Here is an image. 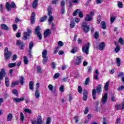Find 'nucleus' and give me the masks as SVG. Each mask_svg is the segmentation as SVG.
I'll list each match as a JSON object with an SVG mask.
<instances>
[{"instance_id": "nucleus-1", "label": "nucleus", "mask_w": 124, "mask_h": 124, "mask_svg": "<svg viewBox=\"0 0 124 124\" xmlns=\"http://www.w3.org/2000/svg\"><path fill=\"white\" fill-rule=\"evenodd\" d=\"M7 73L4 68L1 69L0 71V85L1 84V80H3V77H5V83L7 87H9V79L7 78Z\"/></svg>"}, {"instance_id": "nucleus-2", "label": "nucleus", "mask_w": 124, "mask_h": 124, "mask_svg": "<svg viewBox=\"0 0 124 124\" xmlns=\"http://www.w3.org/2000/svg\"><path fill=\"white\" fill-rule=\"evenodd\" d=\"M101 89H102V84H100L97 86L96 90H93L92 95L93 99H96V92L98 94H100V93H101Z\"/></svg>"}, {"instance_id": "nucleus-3", "label": "nucleus", "mask_w": 124, "mask_h": 124, "mask_svg": "<svg viewBox=\"0 0 124 124\" xmlns=\"http://www.w3.org/2000/svg\"><path fill=\"white\" fill-rule=\"evenodd\" d=\"M83 60V57L80 56H75L72 61V62L75 65H80L82 63V60Z\"/></svg>"}, {"instance_id": "nucleus-4", "label": "nucleus", "mask_w": 124, "mask_h": 124, "mask_svg": "<svg viewBox=\"0 0 124 124\" xmlns=\"http://www.w3.org/2000/svg\"><path fill=\"white\" fill-rule=\"evenodd\" d=\"M11 51L8 50V47H5L4 50V60L5 61H8L10 60V58H11Z\"/></svg>"}, {"instance_id": "nucleus-5", "label": "nucleus", "mask_w": 124, "mask_h": 124, "mask_svg": "<svg viewBox=\"0 0 124 124\" xmlns=\"http://www.w3.org/2000/svg\"><path fill=\"white\" fill-rule=\"evenodd\" d=\"M5 7L7 11H10L11 8H15L16 7V5L14 2H12L11 4L9 2H6Z\"/></svg>"}, {"instance_id": "nucleus-6", "label": "nucleus", "mask_w": 124, "mask_h": 124, "mask_svg": "<svg viewBox=\"0 0 124 124\" xmlns=\"http://www.w3.org/2000/svg\"><path fill=\"white\" fill-rule=\"evenodd\" d=\"M91 46L90 43H88L87 44H85L84 46L82 47V52L83 53H85L86 55L89 54V49H90V46Z\"/></svg>"}, {"instance_id": "nucleus-7", "label": "nucleus", "mask_w": 124, "mask_h": 124, "mask_svg": "<svg viewBox=\"0 0 124 124\" xmlns=\"http://www.w3.org/2000/svg\"><path fill=\"white\" fill-rule=\"evenodd\" d=\"M32 31L31 29H28L27 30V32H24L23 33V37L22 39L23 40H27L28 38H29L30 35H31V33Z\"/></svg>"}, {"instance_id": "nucleus-8", "label": "nucleus", "mask_w": 124, "mask_h": 124, "mask_svg": "<svg viewBox=\"0 0 124 124\" xmlns=\"http://www.w3.org/2000/svg\"><path fill=\"white\" fill-rule=\"evenodd\" d=\"M35 34H36L40 40L42 39V35L40 32V26H37L35 29Z\"/></svg>"}, {"instance_id": "nucleus-9", "label": "nucleus", "mask_w": 124, "mask_h": 124, "mask_svg": "<svg viewBox=\"0 0 124 124\" xmlns=\"http://www.w3.org/2000/svg\"><path fill=\"white\" fill-rule=\"evenodd\" d=\"M81 28H82L83 31L85 33L89 32V31H90V27H89V26H87V23H86V22L82 23V24L81 25Z\"/></svg>"}, {"instance_id": "nucleus-10", "label": "nucleus", "mask_w": 124, "mask_h": 124, "mask_svg": "<svg viewBox=\"0 0 124 124\" xmlns=\"http://www.w3.org/2000/svg\"><path fill=\"white\" fill-rule=\"evenodd\" d=\"M33 47V43L32 42H31L30 43L29 46V50H28V52L29 53L28 54V56L29 58H32V55L31 54V50Z\"/></svg>"}, {"instance_id": "nucleus-11", "label": "nucleus", "mask_w": 124, "mask_h": 124, "mask_svg": "<svg viewBox=\"0 0 124 124\" xmlns=\"http://www.w3.org/2000/svg\"><path fill=\"white\" fill-rule=\"evenodd\" d=\"M16 44L17 46H19L21 50H24V47H25V43L24 42L18 40L16 41Z\"/></svg>"}, {"instance_id": "nucleus-12", "label": "nucleus", "mask_w": 124, "mask_h": 124, "mask_svg": "<svg viewBox=\"0 0 124 124\" xmlns=\"http://www.w3.org/2000/svg\"><path fill=\"white\" fill-rule=\"evenodd\" d=\"M78 13L79 16L80 18H83V12H82V11H81V10H80L79 9H77L74 12L73 15V16H77Z\"/></svg>"}, {"instance_id": "nucleus-13", "label": "nucleus", "mask_w": 124, "mask_h": 124, "mask_svg": "<svg viewBox=\"0 0 124 124\" xmlns=\"http://www.w3.org/2000/svg\"><path fill=\"white\" fill-rule=\"evenodd\" d=\"M108 98V96L107 95V93H106L102 97V99H101L102 104H105V103H107Z\"/></svg>"}, {"instance_id": "nucleus-14", "label": "nucleus", "mask_w": 124, "mask_h": 124, "mask_svg": "<svg viewBox=\"0 0 124 124\" xmlns=\"http://www.w3.org/2000/svg\"><path fill=\"white\" fill-rule=\"evenodd\" d=\"M30 20L31 24H34V23L35 22V13H32Z\"/></svg>"}, {"instance_id": "nucleus-15", "label": "nucleus", "mask_w": 124, "mask_h": 124, "mask_svg": "<svg viewBox=\"0 0 124 124\" xmlns=\"http://www.w3.org/2000/svg\"><path fill=\"white\" fill-rule=\"evenodd\" d=\"M24 98H13V101L15 103H18L20 102H22V101H24Z\"/></svg>"}, {"instance_id": "nucleus-16", "label": "nucleus", "mask_w": 124, "mask_h": 124, "mask_svg": "<svg viewBox=\"0 0 124 124\" xmlns=\"http://www.w3.org/2000/svg\"><path fill=\"white\" fill-rule=\"evenodd\" d=\"M88 91H87V90L85 89L83 91V100L84 101H86V100H87V98H88Z\"/></svg>"}, {"instance_id": "nucleus-17", "label": "nucleus", "mask_w": 124, "mask_h": 124, "mask_svg": "<svg viewBox=\"0 0 124 124\" xmlns=\"http://www.w3.org/2000/svg\"><path fill=\"white\" fill-rule=\"evenodd\" d=\"M105 48V43L104 42H102L98 46V49L100 51H103Z\"/></svg>"}, {"instance_id": "nucleus-18", "label": "nucleus", "mask_w": 124, "mask_h": 124, "mask_svg": "<svg viewBox=\"0 0 124 124\" xmlns=\"http://www.w3.org/2000/svg\"><path fill=\"white\" fill-rule=\"evenodd\" d=\"M48 51L47 49H44L42 53V58H48Z\"/></svg>"}, {"instance_id": "nucleus-19", "label": "nucleus", "mask_w": 124, "mask_h": 124, "mask_svg": "<svg viewBox=\"0 0 124 124\" xmlns=\"http://www.w3.org/2000/svg\"><path fill=\"white\" fill-rule=\"evenodd\" d=\"M98 75H99V72L98 69H96L95 71V75H94L93 79L94 80H98L99 78H98Z\"/></svg>"}, {"instance_id": "nucleus-20", "label": "nucleus", "mask_w": 124, "mask_h": 124, "mask_svg": "<svg viewBox=\"0 0 124 124\" xmlns=\"http://www.w3.org/2000/svg\"><path fill=\"white\" fill-rule=\"evenodd\" d=\"M37 124H43V121H42V118H41V115H38L36 119Z\"/></svg>"}, {"instance_id": "nucleus-21", "label": "nucleus", "mask_w": 124, "mask_h": 124, "mask_svg": "<svg viewBox=\"0 0 124 124\" xmlns=\"http://www.w3.org/2000/svg\"><path fill=\"white\" fill-rule=\"evenodd\" d=\"M51 33V30L49 29H47L46 31H45L44 32V37H47L48 35H50V34Z\"/></svg>"}, {"instance_id": "nucleus-22", "label": "nucleus", "mask_w": 124, "mask_h": 124, "mask_svg": "<svg viewBox=\"0 0 124 124\" xmlns=\"http://www.w3.org/2000/svg\"><path fill=\"white\" fill-rule=\"evenodd\" d=\"M12 119H13V114L12 113H9L7 116V122H11Z\"/></svg>"}, {"instance_id": "nucleus-23", "label": "nucleus", "mask_w": 124, "mask_h": 124, "mask_svg": "<svg viewBox=\"0 0 124 124\" xmlns=\"http://www.w3.org/2000/svg\"><path fill=\"white\" fill-rule=\"evenodd\" d=\"M78 51H79V48L77 46H74L72 49L71 53H72V54H75V53H77Z\"/></svg>"}, {"instance_id": "nucleus-24", "label": "nucleus", "mask_w": 124, "mask_h": 124, "mask_svg": "<svg viewBox=\"0 0 124 124\" xmlns=\"http://www.w3.org/2000/svg\"><path fill=\"white\" fill-rule=\"evenodd\" d=\"M35 97L36 98L40 97V91L38 89H36L35 91Z\"/></svg>"}, {"instance_id": "nucleus-25", "label": "nucleus", "mask_w": 124, "mask_h": 124, "mask_svg": "<svg viewBox=\"0 0 124 124\" xmlns=\"http://www.w3.org/2000/svg\"><path fill=\"white\" fill-rule=\"evenodd\" d=\"M37 5H38V0H34L33 2L32 6L33 8L35 9L37 7Z\"/></svg>"}, {"instance_id": "nucleus-26", "label": "nucleus", "mask_w": 124, "mask_h": 124, "mask_svg": "<svg viewBox=\"0 0 124 124\" xmlns=\"http://www.w3.org/2000/svg\"><path fill=\"white\" fill-rule=\"evenodd\" d=\"M1 29H2V30H5V31L9 30V28L8 27V26L4 24L1 25Z\"/></svg>"}, {"instance_id": "nucleus-27", "label": "nucleus", "mask_w": 124, "mask_h": 124, "mask_svg": "<svg viewBox=\"0 0 124 124\" xmlns=\"http://www.w3.org/2000/svg\"><path fill=\"white\" fill-rule=\"evenodd\" d=\"M19 83H20V81L18 80H16L14 82H12L11 85V88H14V87L16 86V85H19Z\"/></svg>"}, {"instance_id": "nucleus-28", "label": "nucleus", "mask_w": 124, "mask_h": 124, "mask_svg": "<svg viewBox=\"0 0 124 124\" xmlns=\"http://www.w3.org/2000/svg\"><path fill=\"white\" fill-rule=\"evenodd\" d=\"M33 86H34V83L33 81H30L29 82V89L32 91L33 90Z\"/></svg>"}, {"instance_id": "nucleus-29", "label": "nucleus", "mask_w": 124, "mask_h": 124, "mask_svg": "<svg viewBox=\"0 0 124 124\" xmlns=\"http://www.w3.org/2000/svg\"><path fill=\"white\" fill-rule=\"evenodd\" d=\"M85 21H90L93 20V17L90 16V15H87L86 17L85 18Z\"/></svg>"}, {"instance_id": "nucleus-30", "label": "nucleus", "mask_w": 124, "mask_h": 124, "mask_svg": "<svg viewBox=\"0 0 124 124\" xmlns=\"http://www.w3.org/2000/svg\"><path fill=\"white\" fill-rule=\"evenodd\" d=\"M20 119L21 122H24V121H25V116L22 112H20Z\"/></svg>"}, {"instance_id": "nucleus-31", "label": "nucleus", "mask_w": 124, "mask_h": 124, "mask_svg": "<svg viewBox=\"0 0 124 124\" xmlns=\"http://www.w3.org/2000/svg\"><path fill=\"white\" fill-rule=\"evenodd\" d=\"M49 16V18L48 19V25L50 26V25H51V23H52V22H53V20H54V17L51 16V15H50Z\"/></svg>"}, {"instance_id": "nucleus-32", "label": "nucleus", "mask_w": 124, "mask_h": 124, "mask_svg": "<svg viewBox=\"0 0 124 124\" xmlns=\"http://www.w3.org/2000/svg\"><path fill=\"white\" fill-rule=\"evenodd\" d=\"M16 66V62L10 63H9L8 65V67H9V68H12V67H15Z\"/></svg>"}, {"instance_id": "nucleus-33", "label": "nucleus", "mask_w": 124, "mask_h": 124, "mask_svg": "<svg viewBox=\"0 0 124 124\" xmlns=\"http://www.w3.org/2000/svg\"><path fill=\"white\" fill-rule=\"evenodd\" d=\"M101 25H102V29H103V30H105L106 29V24L105 23V22L104 21H102L101 22Z\"/></svg>"}, {"instance_id": "nucleus-34", "label": "nucleus", "mask_w": 124, "mask_h": 124, "mask_svg": "<svg viewBox=\"0 0 124 124\" xmlns=\"http://www.w3.org/2000/svg\"><path fill=\"white\" fill-rule=\"evenodd\" d=\"M109 84H110V83L109 82V81H108L106 83V84L105 85V91H108V88H109Z\"/></svg>"}, {"instance_id": "nucleus-35", "label": "nucleus", "mask_w": 124, "mask_h": 124, "mask_svg": "<svg viewBox=\"0 0 124 124\" xmlns=\"http://www.w3.org/2000/svg\"><path fill=\"white\" fill-rule=\"evenodd\" d=\"M43 64H46L47 63V62H48V57H43Z\"/></svg>"}, {"instance_id": "nucleus-36", "label": "nucleus", "mask_w": 124, "mask_h": 124, "mask_svg": "<svg viewBox=\"0 0 124 124\" xmlns=\"http://www.w3.org/2000/svg\"><path fill=\"white\" fill-rule=\"evenodd\" d=\"M99 36V32L98 31H96L95 33H94V34L93 35V37L94 38H95V39H97V38H98Z\"/></svg>"}, {"instance_id": "nucleus-37", "label": "nucleus", "mask_w": 124, "mask_h": 124, "mask_svg": "<svg viewBox=\"0 0 124 124\" xmlns=\"http://www.w3.org/2000/svg\"><path fill=\"white\" fill-rule=\"evenodd\" d=\"M19 81L21 85H24V81H25V78H24V77H21L19 79Z\"/></svg>"}, {"instance_id": "nucleus-38", "label": "nucleus", "mask_w": 124, "mask_h": 124, "mask_svg": "<svg viewBox=\"0 0 124 124\" xmlns=\"http://www.w3.org/2000/svg\"><path fill=\"white\" fill-rule=\"evenodd\" d=\"M73 118L75 119L76 124H78L79 122V116L76 115Z\"/></svg>"}, {"instance_id": "nucleus-39", "label": "nucleus", "mask_w": 124, "mask_h": 124, "mask_svg": "<svg viewBox=\"0 0 124 124\" xmlns=\"http://www.w3.org/2000/svg\"><path fill=\"white\" fill-rule=\"evenodd\" d=\"M120 50H121V47L119 46H117L114 50L115 53H119Z\"/></svg>"}, {"instance_id": "nucleus-40", "label": "nucleus", "mask_w": 124, "mask_h": 124, "mask_svg": "<svg viewBox=\"0 0 124 124\" xmlns=\"http://www.w3.org/2000/svg\"><path fill=\"white\" fill-rule=\"evenodd\" d=\"M90 78H87L84 82V84L86 86L89 85L90 84Z\"/></svg>"}, {"instance_id": "nucleus-41", "label": "nucleus", "mask_w": 124, "mask_h": 124, "mask_svg": "<svg viewBox=\"0 0 124 124\" xmlns=\"http://www.w3.org/2000/svg\"><path fill=\"white\" fill-rule=\"evenodd\" d=\"M116 63L118 66H120V65H121V59H120V58H116Z\"/></svg>"}, {"instance_id": "nucleus-42", "label": "nucleus", "mask_w": 124, "mask_h": 124, "mask_svg": "<svg viewBox=\"0 0 124 124\" xmlns=\"http://www.w3.org/2000/svg\"><path fill=\"white\" fill-rule=\"evenodd\" d=\"M24 62L25 64H28L29 63V60H28L27 56L24 57Z\"/></svg>"}, {"instance_id": "nucleus-43", "label": "nucleus", "mask_w": 124, "mask_h": 124, "mask_svg": "<svg viewBox=\"0 0 124 124\" xmlns=\"http://www.w3.org/2000/svg\"><path fill=\"white\" fill-rule=\"evenodd\" d=\"M110 22L111 23V24H113V23H114V22H115V20H116V17L111 16V17H110Z\"/></svg>"}, {"instance_id": "nucleus-44", "label": "nucleus", "mask_w": 124, "mask_h": 124, "mask_svg": "<svg viewBox=\"0 0 124 124\" xmlns=\"http://www.w3.org/2000/svg\"><path fill=\"white\" fill-rule=\"evenodd\" d=\"M57 44L58 45V46H60L61 47H62V46H63V45H64V44H63V42H62V41H60L57 43Z\"/></svg>"}, {"instance_id": "nucleus-45", "label": "nucleus", "mask_w": 124, "mask_h": 124, "mask_svg": "<svg viewBox=\"0 0 124 124\" xmlns=\"http://www.w3.org/2000/svg\"><path fill=\"white\" fill-rule=\"evenodd\" d=\"M46 19H47V16H44L43 17L41 18L40 22H44V21H46Z\"/></svg>"}, {"instance_id": "nucleus-46", "label": "nucleus", "mask_w": 124, "mask_h": 124, "mask_svg": "<svg viewBox=\"0 0 124 124\" xmlns=\"http://www.w3.org/2000/svg\"><path fill=\"white\" fill-rule=\"evenodd\" d=\"M24 112H25L26 113H29V114H31V110L29 108H25L24 109Z\"/></svg>"}, {"instance_id": "nucleus-47", "label": "nucleus", "mask_w": 124, "mask_h": 124, "mask_svg": "<svg viewBox=\"0 0 124 124\" xmlns=\"http://www.w3.org/2000/svg\"><path fill=\"white\" fill-rule=\"evenodd\" d=\"M13 30L14 31H17V29H18V27L17 26V24H13Z\"/></svg>"}, {"instance_id": "nucleus-48", "label": "nucleus", "mask_w": 124, "mask_h": 124, "mask_svg": "<svg viewBox=\"0 0 124 124\" xmlns=\"http://www.w3.org/2000/svg\"><path fill=\"white\" fill-rule=\"evenodd\" d=\"M59 77H60V73H56L53 76V78H54V79H58V78H59Z\"/></svg>"}, {"instance_id": "nucleus-49", "label": "nucleus", "mask_w": 124, "mask_h": 124, "mask_svg": "<svg viewBox=\"0 0 124 124\" xmlns=\"http://www.w3.org/2000/svg\"><path fill=\"white\" fill-rule=\"evenodd\" d=\"M48 88L49 91H54V87H53V85L52 84H49L48 86Z\"/></svg>"}, {"instance_id": "nucleus-50", "label": "nucleus", "mask_w": 124, "mask_h": 124, "mask_svg": "<svg viewBox=\"0 0 124 124\" xmlns=\"http://www.w3.org/2000/svg\"><path fill=\"white\" fill-rule=\"evenodd\" d=\"M51 124V118L48 117L46 119V124Z\"/></svg>"}, {"instance_id": "nucleus-51", "label": "nucleus", "mask_w": 124, "mask_h": 124, "mask_svg": "<svg viewBox=\"0 0 124 124\" xmlns=\"http://www.w3.org/2000/svg\"><path fill=\"white\" fill-rule=\"evenodd\" d=\"M51 13H52V7H49L48 9V16L51 15Z\"/></svg>"}, {"instance_id": "nucleus-52", "label": "nucleus", "mask_w": 124, "mask_h": 124, "mask_svg": "<svg viewBox=\"0 0 124 124\" xmlns=\"http://www.w3.org/2000/svg\"><path fill=\"white\" fill-rule=\"evenodd\" d=\"M13 93L14 94H15V95H16V96H18V91H17V90L16 89H14L13 90Z\"/></svg>"}, {"instance_id": "nucleus-53", "label": "nucleus", "mask_w": 124, "mask_h": 124, "mask_svg": "<svg viewBox=\"0 0 124 124\" xmlns=\"http://www.w3.org/2000/svg\"><path fill=\"white\" fill-rule=\"evenodd\" d=\"M78 91L79 93H82V87H81L80 86H78Z\"/></svg>"}, {"instance_id": "nucleus-54", "label": "nucleus", "mask_w": 124, "mask_h": 124, "mask_svg": "<svg viewBox=\"0 0 124 124\" xmlns=\"http://www.w3.org/2000/svg\"><path fill=\"white\" fill-rule=\"evenodd\" d=\"M59 49H60V47L59 46L56 47L54 50L53 54H57V53L59 52Z\"/></svg>"}, {"instance_id": "nucleus-55", "label": "nucleus", "mask_w": 124, "mask_h": 124, "mask_svg": "<svg viewBox=\"0 0 124 124\" xmlns=\"http://www.w3.org/2000/svg\"><path fill=\"white\" fill-rule=\"evenodd\" d=\"M121 123V118L118 117L116 120L115 124H120Z\"/></svg>"}, {"instance_id": "nucleus-56", "label": "nucleus", "mask_w": 124, "mask_h": 124, "mask_svg": "<svg viewBox=\"0 0 124 124\" xmlns=\"http://www.w3.org/2000/svg\"><path fill=\"white\" fill-rule=\"evenodd\" d=\"M70 27L72 29H73L75 27V22L74 21H72L70 23Z\"/></svg>"}, {"instance_id": "nucleus-57", "label": "nucleus", "mask_w": 124, "mask_h": 124, "mask_svg": "<svg viewBox=\"0 0 124 124\" xmlns=\"http://www.w3.org/2000/svg\"><path fill=\"white\" fill-rule=\"evenodd\" d=\"M51 67L53 69H56V63H55V62H51Z\"/></svg>"}, {"instance_id": "nucleus-58", "label": "nucleus", "mask_w": 124, "mask_h": 124, "mask_svg": "<svg viewBox=\"0 0 124 124\" xmlns=\"http://www.w3.org/2000/svg\"><path fill=\"white\" fill-rule=\"evenodd\" d=\"M60 91L61 92V93H63V92H64V87H63V85H62L61 86Z\"/></svg>"}, {"instance_id": "nucleus-59", "label": "nucleus", "mask_w": 124, "mask_h": 124, "mask_svg": "<svg viewBox=\"0 0 124 124\" xmlns=\"http://www.w3.org/2000/svg\"><path fill=\"white\" fill-rule=\"evenodd\" d=\"M89 113V108L86 107L84 110L85 115H87Z\"/></svg>"}, {"instance_id": "nucleus-60", "label": "nucleus", "mask_w": 124, "mask_h": 124, "mask_svg": "<svg viewBox=\"0 0 124 124\" xmlns=\"http://www.w3.org/2000/svg\"><path fill=\"white\" fill-rule=\"evenodd\" d=\"M124 76V73L121 72L119 73L117 75V77L120 78V77H123Z\"/></svg>"}, {"instance_id": "nucleus-61", "label": "nucleus", "mask_w": 124, "mask_h": 124, "mask_svg": "<svg viewBox=\"0 0 124 124\" xmlns=\"http://www.w3.org/2000/svg\"><path fill=\"white\" fill-rule=\"evenodd\" d=\"M17 55L15 54L13 56V58L12 59V61H16V60H17Z\"/></svg>"}, {"instance_id": "nucleus-62", "label": "nucleus", "mask_w": 124, "mask_h": 124, "mask_svg": "<svg viewBox=\"0 0 124 124\" xmlns=\"http://www.w3.org/2000/svg\"><path fill=\"white\" fill-rule=\"evenodd\" d=\"M123 90H124V86L122 85L120 86L119 88H118V92H120V91H123Z\"/></svg>"}, {"instance_id": "nucleus-63", "label": "nucleus", "mask_w": 124, "mask_h": 124, "mask_svg": "<svg viewBox=\"0 0 124 124\" xmlns=\"http://www.w3.org/2000/svg\"><path fill=\"white\" fill-rule=\"evenodd\" d=\"M37 70L38 73H41V70H42L41 67L40 66L37 67Z\"/></svg>"}, {"instance_id": "nucleus-64", "label": "nucleus", "mask_w": 124, "mask_h": 124, "mask_svg": "<svg viewBox=\"0 0 124 124\" xmlns=\"http://www.w3.org/2000/svg\"><path fill=\"white\" fill-rule=\"evenodd\" d=\"M119 42L120 44H124V39L122 38H120L119 39Z\"/></svg>"}]
</instances>
